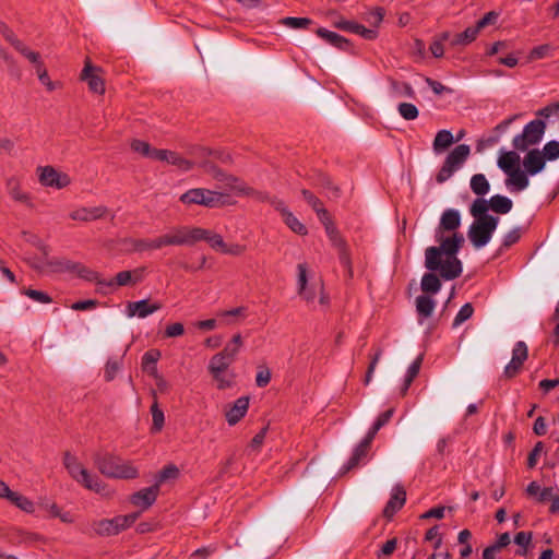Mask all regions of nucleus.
Segmentation results:
<instances>
[{
    "label": "nucleus",
    "mask_w": 559,
    "mask_h": 559,
    "mask_svg": "<svg viewBox=\"0 0 559 559\" xmlns=\"http://www.w3.org/2000/svg\"><path fill=\"white\" fill-rule=\"evenodd\" d=\"M461 226V215L457 210L448 209L435 230V238L439 246H430L425 250V267L439 271L445 281L461 276L463 266L457 253L464 245V236L457 229Z\"/></svg>",
    "instance_id": "nucleus-1"
},
{
    "label": "nucleus",
    "mask_w": 559,
    "mask_h": 559,
    "mask_svg": "<svg viewBox=\"0 0 559 559\" xmlns=\"http://www.w3.org/2000/svg\"><path fill=\"white\" fill-rule=\"evenodd\" d=\"M94 463L98 471L110 478L133 479L139 475L138 468L130 461L114 455H95Z\"/></svg>",
    "instance_id": "nucleus-2"
},
{
    "label": "nucleus",
    "mask_w": 559,
    "mask_h": 559,
    "mask_svg": "<svg viewBox=\"0 0 559 559\" xmlns=\"http://www.w3.org/2000/svg\"><path fill=\"white\" fill-rule=\"evenodd\" d=\"M183 204H198L206 207H222L230 205L229 195L221 191H213L203 188L190 189L179 198Z\"/></svg>",
    "instance_id": "nucleus-3"
},
{
    "label": "nucleus",
    "mask_w": 559,
    "mask_h": 559,
    "mask_svg": "<svg viewBox=\"0 0 559 559\" xmlns=\"http://www.w3.org/2000/svg\"><path fill=\"white\" fill-rule=\"evenodd\" d=\"M63 465L70 476L85 488L97 493H102L104 491L105 487L100 480L96 476H92L90 472L70 452L64 453Z\"/></svg>",
    "instance_id": "nucleus-4"
},
{
    "label": "nucleus",
    "mask_w": 559,
    "mask_h": 559,
    "mask_svg": "<svg viewBox=\"0 0 559 559\" xmlns=\"http://www.w3.org/2000/svg\"><path fill=\"white\" fill-rule=\"evenodd\" d=\"M201 236L199 227L178 226L157 237V239L159 249H162L166 246H192L200 241Z\"/></svg>",
    "instance_id": "nucleus-5"
},
{
    "label": "nucleus",
    "mask_w": 559,
    "mask_h": 559,
    "mask_svg": "<svg viewBox=\"0 0 559 559\" xmlns=\"http://www.w3.org/2000/svg\"><path fill=\"white\" fill-rule=\"evenodd\" d=\"M471 154V147L467 144L456 145L445 157V160L436 176L439 183L445 182L451 176L459 170L466 162Z\"/></svg>",
    "instance_id": "nucleus-6"
},
{
    "label": "nucleus",
    "mask_w": 559,
    "mask_h": 559,
    "mask_svg": "<svg viewBox=\"0 0 559 559\" xmlns=\"http://www.w3.org/2000/svg\"><path fill=\"white\" fill-rule=\"evenodd\" d=\"M498 217H481L469 226L467 236L475 248L486 246L498 226Z\"/></svg>",
    "instance_id": "nucleus-7"
},
{
    "label": "nucleus",
    "mask_w": 559,
    "mask_h": 559,
    "mask_svg": "<svg viewBox=\"0 0 559 559\" xmlns=\"http://www.w3.org/2000/svg\"><path fill=\"white\" fill-rule=\"evenodd\" d=\"M546 123L540 119L528 122L521 134L514 136L512 144L518 151H526L530 146L539 143L544 136Z\"/></svg>",
    "instance_id": "nucleus-8"
},
{
    "label": "nucleus",
    "mask_w": 559,
    "mask_h": 559,
    "mask_svg": "<svg viewBox=\"0 0 559 559\" xmlns=\"http://www.w3.org/2000/svg\"><path fill=\"white\" fill-rule=\"evenodd\" d=\"M32 242L37 245L43 251V258H26L27 263L40 273H52V272H62L69 269V262L58 261V260H49L47 247L41 245L40 241L33 237Z\"/></svg>",
    "instance_id": "nucleus-9"
},
{
    "label": "nucleus",
    "mask_w": 559,
    "mask_h": 559,
    "mask_svg": "<svg viewBox=\"0 0 559 559\" xmlns=\"http://www.w3.org/2000/svg\"><path fill=\"white\" fill-rule=\"evenodd\" d=\"M37 175L40 185L44 187L63 189L71 183L68 174L59 171L52 166H39Z\"/></svg>",
    "instance_id": "nucleus-10"
},
{
    "label": "nucleus",
    "mask_w": 559,
    "mask_h": 559,
    "mask_svg": "<svg viewBox=\"0 0 559 559\" xmlns=\"http://www.w3.org/2000/svg\"><path fill=\"white\" fill-rule=\"evenodd\" d=\"M319 219L324 225L325 231H326L332 245L338 250L341 263L346 266H349L350 260H349V254L347 251L346 243H345L344 239L341 237L335 225L333 224V222L330 217V214L326 213L325 217H319Z\"/></svg>",
    "instance_id": "nucleus-11"
},
{
    "label": "nucleus",
    "mask_w": 559,
    "mask_h": 559,
    "mask_svg": "<svg viewBox=\"0 0 559 559\" xmlns=\"http://www.w3.org/2000/svg\"><path fill=\"white\" fill-rule=\"evenodd\" d=\"M70 218L81 223H91L99 219H104L107 216H110L114 219L115 215L110 212V210L105 205L97 206H81L69 214Z\"/></svg>",
    "instance_id": "nucleus-12"
},
{
    "label": "nucleus",
    "mask_w": 559,
    "mask_h": 559,
    "mask_svg": "<svg viewBox=\"0 0 559 559\" xmlns=\"http://www.w3.org/2000/svg\"><path fill=\"white\" fill-rule=\"evenodd\" d=\"M528 357V348L525 342L519 341L515 343L512 349V358L510 362L504 367L503 377L506 379H512L519 374L522 370L523 364Z\"/></svg>",
    "instance_id": "nucleus-13"
},
{
    "label": "nucleus",
    "mask_w": 559,
    "mask_h": 559,
    "mask_svg": "<svg viewBox=\"0 0 559 559\" xmlns=\"http://www.w3.org/2000/svg\"><path fill=\"white\" fill-rule=\"evenodd\" d=\"M100 71V68L94 67L90 59H86L81 72V80L87 82L91 92L103 95L105 93V81L99 75Z\"/></svg>",
    "instance_id": "nucleus-14"
},
{
    "label": "nucleus",
    "mask_w": 559,
    "mask_h": 559,
    "mask_svg": "<svg viewBox=\"0 0 559 559\" xmlns=\"http://www.w3.org/2000/svg\"><path fill=\"white\" fill-rule=\"evenodd\" d=\"M201 167L204 171V174L211 176L214 180L222 183V188H226L229 191H235L237 185L239 183L240 179L224 173L221 168H218L216 165H214L211 162H203L201 164Z\"/></svg>",
    "instance_id": "nucleus-15"
},
{
    "label": "nucleus",
    "mask_w": 559,
    "mask_h": 559,
    "mask_svg": "<svg viewBox=\"0 0 559 559\" xmlns=\"http://www.w3.org/2000/svg\"><path fill=\"white\" fill-rule=\"evenodd\" d=\"M162 307L163 305L159 301L150 302L148 299L129 301L126 306V313L129 318L138 317L140 319H144L160 310Z\"/></svg>",
    "instance_id": "nucleus-16"
},
{
    "label": "nucleus",
    "mask_w": 559,
    "mask_h": 559,
    "mask_svg": "<svg viewBox=\"0 0 559 559\" xmlns=\"http://www.w3.org/2000/svg\"><path fill=\"white\" fill-rule=\"evenodd\" d=\"M155 160L166 162L167 164L176 166L179 170L188 171L192 169L193 163L180 154L169 151V150H159L155 152Z\"/></svg>",
    "instance_id": "nucleus-17"
},
{
    "label": "nucleus",
    "mask_w": 559,
    "mask_h": 559,
    "mask_svg": "<svg viewBox=\"0 0 559 559\" xmlns=\"http://www.w3.org/2000/svg\"><path fill=\"white\" fill-rule=\"evenodd\" d=\"M122 243L124 245L126 250L130 253H143L159 249L157 237L154 239L126 238L122 240Z\"/></svg>",
    "instance_id": "nucleus-18"
},
{
    "label": "nucleus",
    "mask_w": 559,
    "mask_h": 559,
    "mask_svg": "<svg viewBox=\"0 0 559 559\" xmlns=\"http://www.w3.org/2000/svg\"><path fill=\"white\" fill-rule=\"evenodd\" d=\"M334 26L340 29L360 35L367 40H373L378 37V31L376 28H367L361 24L354 21H347L343 17L335 22Z\"/></svg>",
    "instance_id": "nucleus-19"
},
{
    "label": "nucleus",
    "mask_w": 559,
    "mask_h": 559,
    "mask_svg": "<svg viewBox=\"0 0 559 559\" xmlns=\"http://www.w3.org/2000/svg\"><path fill=\"white\" fill-rule=\"evenodd\" d=\"M146 274V267L140 266L130 271H121L116 274L115 280H112V285L117 286H134L138 283H141Z\"/></svg>",
    "instance_id": "nucleus-20"
},
{
    "label": "nucleus",
    "mask_w": 559,
    "mask_h": 559,
    "mask_svg": "<svg viewBox=\"0 0 559 559\" xmlns=\"http://www.w3.org/2000/svg\"><path fill=\"white\" fill-rule=\"evenodd\" d=\"M249 402L248 396H241L233 405L228 406L225 417L229 426H235L245 417L249 408Z\"/></svg>",
    "instance_id": "nucleus-21"
},
{
    "label": "nucleus",
    "mask_w": 559,
    "mask_h": 559,
    "mask_svg": "<svg viewBox=\"0 0 559 559\" xmlns=\"http://www.w3.org/2000/svg\"><path fill=\"white\" fill-rule=\"evenodd\" d=\"M159 492L158 484H155L148 488H144L138 492H134L130 501L132 504L136 507H141L142 509H148L155 501Z\"/></svg>",
    "instance_id": "nucleus-22"
},
{
    "label": "nucleus",
    "mask_w": 559,
    "mask_h": 559,
    "mask_svg": "<svg viewBox=\"0 0 559 559\" xmlns=\"http://www.w3.org/2000/svg\"><path fill=\"white\" fill-rule=\"evenodd\" d=\"M406 501V491L401 485H396L393 490L390 500L388 501L383 515L388 519H391L404 504Z\"/></svg>",
    "instance_id": "nucleus-23"
},
{
    "label": "nucleus",
    "mask_w": 559,
    "mask_h": 559,
    "mask_svg": "<svg viewBox=\"0 0 559 559\" xmlns=\"http://www.w3.org/2000/svg\"><path fill=\"white\" fill-rule=\"evenodd\" d=\"M372 440L373 439L369 436L364 438V440L355 448L348 462L344 465L343 473H347L350 469L357 467L360 462L367 457Z\"/></svg>",
    "instance_id": "nucleus-24"
},
{
    "label": "nucleus",
    "mask_w": 559,
    "mask_h": 559,
    "mask_svg": "<svg viewBox=\"0 0 559 559\" xmlns=\"http://www.w3.org/2000/svg\"><path fill=\"white\" fill-rule=\"evenodd\" d=\"M546 159L539 150L530 151L523 160L525 171L530 175H536L545 167Z\"/></svg>",
    "instance_id": "nucleus-25"
},
{
    "label": "nucleus",
    "mask_w": 559,
    "mask_h": 559,
    "mask_svg": "<svg viewBox=\"0 0 559 559\" xmlns=\"http://www.w3.org/2000/svg\"><path fill=\"white\" fill-rule=\"evenodd\" d=\"M298 294L308 302L313 304L317 295H319V304L322 306H326L329 304V298L324 293V285L322 281L312 283L310 287L305 288L304 292H298Z\"/></svg>",
    "instance_id": "nucleus-26"
},
{
    "label": "nucleus",
    "mask_w": 559,
    "mask_h": 559,
    "mask_svg": "<svg viewBox=\"0 0 559 559\" xmlns=\"http://www.w3.org/2000/svg\"><path fill=\"white\" fill-rule=\"evenodd\" d=\"M93 530L100 536H111L120 533L117 516L114 519H104L94 522Z\"/></svg>",
    "instance_id": "nucleus-27"
},
{
    "label": "nucleus",
    "mask_w": 559,
    "mask_h": 559,
    "mask_svg": "<svg viewBox=\"0 0 559 559\" xmlns=\"http://www.w3.org/2000/svg\"><path fill=\"white\" fill-rule=\"evenodd\" d=\"M242 345V336L240 333H237L231 337V340L225 345L223 350H221L218 354L223 356L225 359L234 362L237 358V355L241 350Z\"/></svg>",
    "instance_id": "nucleus-28"
},
{
    "label": "nucleus",
    "mask_w": 559,
    "mask_h": 559,
    "mask_svg": "<svg viewBox=\"0 0 559 559\" xmlns=\"http://www.w3.org/2000/svg\"><path fill=\"white\" fill-rule=\"evenodd\" d=\"M520 156L518 153L510 151L503 152L500 154L498 158V166L501 170H503L507 175L519 169Z\"/></svg>",
    "instance_id": "nucleus-29"
},
{
    "label": "nucleus",
    "mask_w": 559,
    "mask_h": 559,
    "mask_svg": "<svg viewBox=\"0 0 559 559\" xmlns=\"http://www.w3.org/2000/svg\"><path fill=\"white\" fill-rule=\"evenodd\" d=\"M508 176L509 178L506 180V185L515 191L524 190L530 183L526 173L520 168L510 173Z\"/></svg>",
    "instance_id": "nucleus-30"
},
{
    "label": "nucleus",
    "mask_w": 559,
    "mask_h": 559,
    "mask_svg": "<svg viewBox=\"0 0 559 559\" xmlns=\"http://www.w3.org/2000/svg\"><path fill=\"white\" fill-rule=\"evenodd\" d=\"M424 274L420 283L421 290L426 294H437L441 288V282L437 276V271H430Z\"/></svg>",
    "instance_id": "nucleus-31"
},
{
    "label": "nucleus",
    "mask_w": 559,
    "mask_h": 559,
    "mask_svg": "<svg viewBox=\"0 0 559 559\" xmlns=\"http://www.w3.org/2000/svg\"><path fill=\"white\" fill-rule=\"evenodd\" d=\"M316 33L319 37L323 38L324 40H326L328 43L337 48L346 49L349 45L348 39L326 28H318Z\"/></svg>",
    "instance_id": "nucleus-32"
},
{
    "label": "nucleus",
    "mask_w": 559,
    "mask_h": 559,
    "mask_svg": "<svg viewBox=\"0 0 559 559\" xmlns=\"http://www.w3.org/2000/svg\"><path fill=\"white\" fill-rule=\"evenodd\" d=\"M152 396H153V400H154L153 404L151 406V414H152V418H153L152 430L155 431V432H158L164 427L165 416H164V412L158 406V402H157V396H156V391L155 390L152 391Z\"/></svg>",
    "instance_id": "nucleus-33"
},
{
    "label": "nucleus",
    "mask_w": 559,
    "mask_h": 559,
    "mask_svg": "<svg viewBox=\"0 0 559 559\" xmlns=\"http://www.w3.org/2000/svg\"><path fill=\"white\" fill-rule=\"evenodd\" d=\"M489 205L495 213L507 214L511 211L513 203L509 198L496 194L489 199Z\"/></svg>",
    "instance_id": "nucleus-34"
},
{
    "label": "nucleus",
    "mask_w": 559,
    "mask_h": 559,
    "mask_svg": "<svg viewBox=\"0 0 559 559\" xmlns=\"http://www.w3.org/2000/svg\"><path fill=\"white\" fill-rule=\"evenodd\" d=\"M213 380L216 382L218 390H226L235 384L236 374L233 370H226L223 372H210Z\"/></svg>",
    "instance_id": "nucleus-35"
},
{
    "label": "nucleus",
    "mask_w": 559,
    "mask_h": 559,
    "mask_svg": "<svg viewBox=\"0 0 559 559\" xmlns=\"http://www.w3.org/2000/svg\"><path fill=\"white\" fill-rule=\"evenodd\" d=\"M70 269L76 270L79 276L84 278V280H86V281L95 282L98 285L112 286V281H109V282L102 281L99 278V273H97L96 271H93V270H91L88 267H85V266L80 265V264H74L72 267L69 266L68 270H70Z\"/></svg>",
    "instance_id": "nucleus-36"
},
{
    "label": "nucleus",
    "mask_w": 559,
    "mask_h": 559,
    "mask_svg": "<svg viewBox=\"0 0 559 559\" xmlns=\"http://www.w3.org/2000/svg\"><path fill=\"white\" fill-rule=\"evenodd\" d=\"M454 142L453 134L449 130H440L433 140L432 146L436 153H441Z\"/></svg>",
    "instance_id": "nucleus-37"
},
{
    "label": "nucleus",
    "mask_w": 559,
    "mask_h": 559,
    "mask_svg": "<svg viewBox=\"0 0 559 559\" xmlns=\"http://www.w3.org/2000/svg\"><path fill=\"white\" fill-rule=\"evenodd\" d=\"M552 491L551 487L540 488L536 481L530 483L526 487V493L531 497H536L538 502H545L552 498Z\"/></svg>",
    "instance_id": "nucleus-38"
},
{
    "label": "nucleus",
    "mask_w": 559,
    "mask_h": 559,
    "mask_svg": "<svg viewBox=\"0 0 559 559\" xmlns=\"http://www.w3.org/2000/svg\"><path fill=\"white\" fill-rule=\"evenodd\" d=\"M199 231H201L202 236L200 237V240H205L207 243L217 251L223 252L226 242L224 241L223 237L216 233H213L209 229L200 228Z\"/></svg>",
    "instance_id": "nucleus-39"
},
{
    "label": "nucleus",
    "mask_w": 559,
    "mask_h": 559,
    "mask_svg": "<svg viewBox=\"0 0 559 559\" xmlns=\"http://www.w3.org/2000/svg\"><path fill=\"white\" fill-rule=\"evenodd\" d=\"M435 300L426 295H420L416 298V310L423 318H429L435 309Z\"/></svg>",
    "instance_id": "nucleus-40"
},
{
    "label": "nucleus",
    "mask_w": 559,
    "mask_h": 559,
    "mask_svg": "<svg viewBox=\"0 0 559 559\" xmlns=\"http://www.w3.org/2000/svg\"><path fill=\"white\" fill-rule=\"evenodd\" d=\"M8 500L26 513H33L35 511V506L33 501H31L27 497L16 491H11V493L8 497Z\"/></svg>",
    "instance_id": "nucleus-41"
},
{
    "label": "nucleus",
    "mask_w": 559,
    "mask_h": 559,
    "mask_svg": "<svg viewBox=\"0 0 559 559\" xmlns=\"http://www.w3.org/2000/svg\"><path fill=\"white\" fill-rule=\"evenodd\" d=\"M234 192L239 195L252 197L260 202H269L271 199L266 193L254 190L253 188L249 187L241 180L237 185Z\"/></svg>",
    "instance_id": "nucleus-42"
},
{
    "label": "nucleus",
    "mask_w": 559,
    "mask_h": 559,
    "mask_svg": "<svg viewBox=\"0 0 559 559\" xmlns=\"http://www.w3.org/2000/svg\"><path fill=\"white\" fill-rule=\"evenodd\" d=\"M490 209L489 200L478 198L471 205V214L475 218V221L480 219L481 217H493L489 215L487 212Z\"/></svg>",
    "instance_id": "nucleus-43"
},
{
    "label": "nucleus",
    "mask_w": 559,
    "mask_h": 559,
    "mask_svg": "<svg viewBox=\"0 0 559 559\" xmlns=\"http://www.w3.org/2000/svg\"><path fill=\"white\" fill-rule=\"evenodd\" d=\"M471 189L476 195L483 197L489 192L490 185L485 175L476 174L471 178Z\"/></svg>",
    "instance_id": "nucleus-44"
},
{
    "label": "nucleus",
    "mask_w": 559,
    "mask_h": 559,
    "mask_svg": "<svg viewBox=\"0 0 559 559\" xmlns=\"http://www.w3.org/2000/svg\"><path fill=\"white\" fill-rule=\"evenodd\" d=\"M301 194L306 202L314 210L318 217H325V214L329 213L328 210L323 206L320 199H318L311 191L304 189L301 190Z\"/></svg>",
    "instance_id": "nucleus-45"
},
{
    "label": "nucleus",
    "mask_w": 559,
    "mask_h": 559,
    "mask_svg": "<svg viewBox=\"0 0 559 559\" xmlns=\"http://www.w3.org/2000/svg\"><path fill=\"white\" fill-rule=\"evenodd\" d=\"M130 146L133 152L151 159H155L154 153L159 151V148H153L147 142L138 139L132 140Z\"/></svg>",
    "instance_id": "nucleus-46"
},
{
    "label": "nucleus",
    "mask_w": 559,
    "mask_h": 559,
    "mask_svg": "<svg viewBox=\"0 0 559 559\" xmlns=\"http://www.w3.org/2000/svg\"><path fill=\"white\" fill-rule=\"evenodd\" d=\"M233 364L234 362L225 359L219 354H215L214 356H212V358L209 361L207 370H209V372H216V373L223 372L226 370H230L229 368Z\"/></svg>",
    "instance_id": "nucleus-47"
},
{
    "label": "nucleus",
    "mask_w": 559,
    "mask_h": 559,
    "mask_svg": "<svg viewBox=\"0 0 559 559\" xmlns=\"http://www.w3.org/2000/svg\"><path fill=\"white\" fill-rule=\"evenodd\" d=\"M478 33L479 31L476 26L467 27L463 33L455 35L451 44L453 46L467 45L476 39Z\"/></svg>",
    "instance_id": "nucleus-48"
},
{
    "label": "nucleus",
    "mask_w": 559,
    "mask_h": 559,
    "mask_svg": "<svg viewBox=\"0 0 559 559\" xmlns=\"http://www.w3.org/2000/svg\"><path fill=\"white\" fill-rule=\"evenodd\" d=\"M421 362H423V356L420 355L408 367L407 374H406L405 382H404V386L402 389V393L403 394L406 393V391L408 390V388L412 384L413 380L419 373Z\"/></svg>",
    "instance_id": "nucleus-49"
},
{
    "label": "nucleus",
    "mask_w": 559,
    "mask_h": 559,
    "mask_svg": "<svg viewBox=\"0 0 559 559\" xmlns=\"http://www.w3.org/2000/svg\"><path fill=\"white\" fill-rule=\"evenodd\" d=\"M285 224L296 234L306 235L307 228L306 226L299 222V219L289 211L285 212L283 216Z\"/></svg>",
    "instance_id": "nucleus-50"
},
{
    "label": "nucleus",
    "mask_w": 559,
    "mask_h": 559,
    "mask_svg": "<svg viewBox=\"0 0 559 559\" xmlns=\"http://www.w3.org/2000/svg\"><path fill=\"white\" fill-rule=\"evenodd\" d=\"M160 357V352L152 349L146 352L142 357V369L151 374L152 368H156V362Z\"/></svg>",
    "instance_id": "nucleus-51"
},
{
    "label": "nucleus",
    "mask_w": 559,
    "mask_h": 559,
    "mask_svg": "<svg viewBox=\"0 0 559 559\" xmlns=\"http://www.w3.org/2000/svg\"><path fill=\"white\" fill-rule=\"evenodd\" d=\"M393 413H394V409L390 408V409L383 412L382 414H380L379 417L377 418V420L374 421L372 428L367 433V436H369L370 438L373 439L376 433L379 431V429L381 427H383L386 423H389V420L391 419Z\"/></svg>",
    "instance_id": "nucleus-52"
},
{
    "label": "nucleus",
    "mask_w": 559,
    "mask_h": 559,
    "mask_svg": "<svg viewBox=\"0 0 559 559\" xmlns=\"http://www.w3.org/2000/svg\"><path fill=\"white\" fill-rule=\"evenodd\" d=\"M474 313V308L472 304L467 302L461 307L459 312L456 313L454 321H453V328H457L466 320L471 319Z\"/></svg>",
    "instance_id": "nucleus-53"
},
{
    "label": "nucleus",
    "mask_w": 559,
    "mask_h": 559,
    "mask_svg": "<svg viewBox=\"0 0 559 559\" xmlns=\"http://www.w3.org/2000/svg\"><path fill=\"white\" fill-rule=\"evenodd\" d=\"M397 110L405 120H415L419 115L417 107L411 103H401Z\"/></svg>",
    "instance_id": "nucleus-54"
},
{
    "label": "nucleus",
    "mask_w": 559,
    "mask_h": 559,
    "mask_svg": "<svg viewBox=\"0 0 559 559\" xmlns=\"http://www.w3.org/2000/svg\"><path fill=\"white\" fill-rule=\"evenodd\" d=\"M22 56H24L29 62H32L37 69L39 64H44L40 59V55L36 51L31 50L24 43L16 49Z\"/></svg>",
    "instance_id": "nucleus-55"
},
{
    "label": "nucleus",
    "mask_w": 559,
    "mask_h": 559,
    "mask_svg": "<svg viewBox=\"0 0 559 559\" xmlns=\"http://www.w3.org/2000/svg\"><path fill=\"white\" fill-rule=\"evenodd\" d=\"M544 158L548 160H555L559 157V141H549L544 145L543 151H540Z\"/></svg>",
    "instance_id": "nucleus-56"
},
{
    "label": "nucleus",
    "mask_w": 559,
    "mask_h": 559,
    "mask_svg": "<svg viewBox=\"0 0 559 559\" xmlns=\"http://www.w3.org/2000/svg\"><path fill=\"white\" fill-rule=\"evenodd\" d=\"M179 475V469L176 465H167L165 466L158 474L157 476V481L156 484H158V486L168 480V479H176Z\"/></svg>",
    "instance_id": "nucleus-57"
},
{
    "label": "nucleus",
    "mask_w": 559,
    "mask_h": 559,
    "mask_svg": "<svg viewBox=\"0 0 559 559\" xmlns=\"http://www.w3.org/2000/svg\"><path fill=\"white\" fill-rule=\"evenodd\" d=\"M282 24L290 28H307L311 24L308 17L287 16L282 20Z\"/></svg>",
    "instance_id": "nucleus-58"
},
{
    "label": "nucleus",
    "mask_w": 559,
    "mask_h": 559,
    "mask_svg": "<svg viewBox=\"0 0 559 559\" xmlns=\"http://www.w3.org/2000/svg\"><path fill=\"white\" fill-rule=\"evenodd\" d=\"M0 33L15 49H17L23 43L20 40L14 32L3 22L0 21Z\"/></svg>",
    "instance_id": "nucleus-59"
},
{
    "label": "nucleus",
    "mask_w": 559,
    "mask_h": 559,
    "mask_svg": "<svg viewBox=\"0 0 559 559\" xmlns=\"http://www.w3.org/2000/svg\"><path fill=\"white\" fill-rule=\"evenodd\" d=\"M533 534L532 532L521 531L514 536V543L520 547H523V550H519L520 555H526V548L532 542Z\"/></svg>",
    "instance_id": "nucleus-60"
},
{
    "label": "nucleus",
    "mask_w": 559,
    "mask_h": 559,
    "mask_svg": "<svg viewBox=\"0 0 559 559\" xmlns=\"http://www.w3.org/2000/svg\"><path fill=\"white\" fill-rule=\"evenodd\" d=\"M23 294L39 304H50L52 301L51 297L41 290L27 288L23 290Z\"/></svg>",
    "instance_id": "nucleus-61"
},
{
    "label": "nucleus",
    "mask_w": 559,
    "mask_h": 559,
    "mask_svg": "<svg viewBox=\"0 0 559 559\" xmlns=\"http://www.w3.org/2000/svg\"><path fill=\"white\" fill-rule=\"evenodd\" d=\"M121 368V361L118 359H108L105 366V379L106 381H112Z\"/></svg>",
    "instance_id": "nucleus-62"
},
{
    "label": "nucleus",
    "mask_w": 559,
    "mask_h": 559,
    "mask_svg": "<svg viewBox=\"0 0 559 559\" xmlns=\"http://www.w3.org/2000/svg\"><path fill=\"white\" fill-rule=\"evenodd\" d=\"M8 188L11 197L14 200L24 202L28 199L27 195L21 191L19 181L14 178L8 180Z\"/></svg>",
    "instance_id": "nucleus-63"
},
{
    "label": "nucleus",
    "mask_w": 559,
    "mask_h": 559,
    "mask_svg": "<svg viewBox=\"0 0 559 559\" xmlns=\"http://www.w3.org/2000/svg\"><path fill=\"white\" fill-rule=\"evenodd\" d=\"M391 87L393 90L394 93L401 95V96H406V97H414L415 95V92H414V88L412 87L411 84L408 83H399L396 81H392L391 83Z\"/></svg>",
    "instance_id": "nucleus-64"
}]
</instances>
